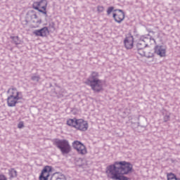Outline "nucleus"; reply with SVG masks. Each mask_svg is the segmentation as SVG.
<instances>
[{
	"mask_svg": "<svg viewBox=\"0 0 180 180\" xmlns=\"http://www.w3.org/2000/svg\"><path fill=\"white\" fill-rule=\"evenodd\" d=\"M145 57H147V58H151L152 57H154V53L153 52H146Z\"/></svg>",
	"mask_w": 180,
	"mask_h": 180,
	"instance_id": "aec40b11",
	"label": "nucleus"
},
{
	"mask_svg": "<svg viewBox=\"0 0 180 180\" xmlns=\"http://www.w3.org/2000/svg\"><path fill=\"white\" fill-rule=\"evenodd\" d=\"M53 171V168L51 166H46L41 171L39 176V180H47L50 176V173Z\"/></svg>",
	"mask_w": 180,
	"mask_h": 180,
	"instance_id": "9d476101",
	"label": "nucleus"
},
{
	"mask_svg": "<svg viewBox=\"0 0 180 180\" xmlns=\"http://www.w3.org/2000/svg\"><path fill=\"white\" fill-rule=\"evenodd\" d=\"M103 6H98V7H97V11H98V12H102L103 11Z\"/></svg>",
	"mask_w": 180,
	"mask_h": 180,
	"instance_id": "b1692460",
	"label": "nucleus"
},
{
	"mask_svg": "<svg viewBox=\"0 0 180 180\" xmlns=\"http://www.w3.org/2000/svg\"><path fill=\"white\" fill-rule=\"evenodd\" d=\"M67 124L68 126H70V127H74L75 129H77V130H79L80 131H86V130H88V127H89L88 122L82 119H69L67 121Z\"/></svg>",
	"mask_w": 180,
	"mask_h": 180,
	"instance_id": "7ed1b4c3",
	"label": "nucleus"
},
{
	"mask_svg": "<svg viewBox=\"0 0 180 180\" xmlns=\"http://www.w3.org/2000/svg\"><path fill=\"white\" fill-rule=\"evenodd\" d=\"M72 146L74 150H76L77 154L79 155H85L86 153H88L85 145H84V143H81L79 141H74Z\"/></svg>",
	"mask_w": 180,
	"mask_h": 180,
	"instance_id": "0eeeda50",
	"label": "nucleus"
},
{
	"mask_svg": "<svg viewBox=\"0 0 180 180\" xmlns=\"http://www.w3.org/2000/svg\"><path fill=\"white\" fill-rule=\"evenodd\" d=\"M32 18L33 19H37V14L32 15Z\"/></svg>",
	"mask_w": 180,
	"mask_h": 180,
	"instance_id": "cd10ccee",
	"label": "nucleus"
},
{
	"mask_svg": "<svg viewBox=\"0 0 180 180\" xmlns=\"http://www.w3.org/2000/svg\"><path fill=\"white\" fill-rule=\"evenodd\" d=\"M112 18L117 23H122L124 20V13L122 10H115Z\"/></svg>",
	"mask_w": 180,
	"mask_h": 180,
	"instance_id": "1a4fd4ad",
	"label": "nucleus"
},
{
	"mask_svg": "<svg viewBox=\"0 0 180 180\" xmlns=\"http://www.w3.org/2000/svg\"><path fill=\"white\" fill-rule=\"evenodd\" d=\"M7 94H8V96L23 98V96H22V92L18 91V89L16 88L8 89V90L7 91Z\"/></svg>",
	"mask_w": 180,
	"mask_h": 180,
	"instance_id": "f8f14e48",
	"label": "nucleus"
},
{
	"mask_svg": "<svg viewBox=\"0 0 180 180\" xmlns=\"http://www.w3.org/2000/svg\"><path fill=\"white\" fill-rule=\"evenodd\" d=\"M167 176V180H180V178H177L174 173H168Z\"/></svg>",
	"mask_w": 180,
	"mask_h": 180,
	"instance_id": "dca6fc26",
	"label": "nucleus"
},
{
	"mask_svg": "<svg viewBox=\"0 0 180 180\" xmlns=\"http://www.w3.org/2000/svg\"><path fill=\"white\" fill-rule=\"evenodd\" d=\"M31 79L32 81H34V82H39V81H40V76L32 75L31 76Z\"/></svg>",
	"mask_w": 180,
	"mask_h": 180,
	"instance_id": "6ab92c4d",
	"label": "nucleus"
},
{
	"mask_svg": "<svg viewBox=\"0 0 180 180\" xmlns=\"http://www.w3.org/2000/svg\"><path fill=\"white\" fill-rule=\"evenodd\" d=\"M47 0H41L39 1H35L32 4L33 9L38 11L45 16H47Z\"/></svg>",
	"mask_w": 180,
	"mask_h": 180,
	"instance_id": "423d86ee",
	"label": "nucleus"
},
{
	"mask_svg": "<svg viewBox=\"0 0 180 180\" xmlns=\"http://www.w3.org/2000/svg\"><path fill=\"white\" fill-rule=\"evenodd\" d=\"M154 53L159 57H165L167 56V47L162 45H157L154 48Z\"/></svg>",
	"mask_w": 180,
	"mask_h": 180,
	"instance_id": "6e6552de",
	"label": "nucleus"
},
{
	"mask_svg": "<svg viewBox=\"0 0 180 180\" xmlns=\"http://www.w3.org/2000/svg\"><path fill=\"white\" fill-rule=\"evenodd\" d=\"M138 49V54H139L140 56H141V57H146V54L147 53V51H146V50H144V49Z\"/></svg>",
	"mask_w": 180,
	"mask_h": 180,
	"instance_id": "a211bd4d",
	"label": "nucleus"
},
{
	"mask_svg": "<svg viewBox=\"0 0 180 180\" xmlns=\"http://www.w3.org/2000/svg\"><path fill=\"white\" fill-rule=\"evenodd\" d=\"M98 77L99 73L92 72L86 82V84L89 85L94 92H101L103 88V83L102 80L98 79Z\"/></svg>",
	"mask_w": 180,
	"mask_h": 180,
	"instance_id": "f03ea898",
	"label": "nucleus"
},
{
	"mask_svg": "<svg viewBox=\"0 0 180 180\" xmlns=\"http://www.w3.org/2000/svg\"><path fill=\"white\" fill-rule=\"evenodd\" d=\"M134 40L133 36H129L124 39V43L126 49H133Z\"/></svg>",
	"mask_w": 180,
	"mask_h": 180,
	"instance_id": "4468645a",
	"label": "nucleus"
},
{
	"mask_svg": "<svg viewBox=\"0 0 180 180\" xmlns=\"http://www.w3.org/2000/svg\"><path fill=\"white\" fill-rule=\"evenodd\" d=\"M169 119H171V116L169 115H165L164 116L163 120L164 122H167L169 120Z\"/></svg>",
	"mask_w": 180,
	"mask_h": 180,
	"instance_id": "4be33fe9",
	"label": "nucleus"
},
{
	"mask_svg": "<svg viewBox=\"0 0 180 180\" xmlns=\"http://www.w3.org/2000/svg\"><path fill=\"white\" fill-rule=\"evenodd\" d=\"M34 34L35 36H40L41 37H46L47 36V33H49V28L47 27H44L41 30H36L34 31Z\"/></svg>",
	"mask_w": 180,
	"mask_h": 180,
	"instance_id": "ddd939ff",
	"label": "nucleus"
},
{
	"mask_svg": "<svg viewBox=\"0 0 180 180\" xmlns=\"http://www.w3.org/2000/svg\"><path fill=\"white\" fill-rule=\"evenodd\" d=\"M8 175L10 178H16L18 176V172L15 169L11 168L8 170Z\"/></svg>",
	"mask_w": 180,
	"mask_h": 180,
	"instance_id": "2eb2a0df",
	"label": "nucleus"
},
{
	"mask_svg": "<svg viewBox=\"0 0 180 180\" xmlns=\"http://www.w3.org/2000/svg\"><path fill=\"white\" fill-rule=\"evenodd\" d=\"M0 180H8L6 176L4 174H0Z\"/></svg>",
	"mask_w": 180,
	"mask_h": 180,
	"instance_id": "393cba45",
	"label": "nucleus"
},
{
	"mask_svg": "<svg viewBox=\"0 0 180 180\" xmlns=\"http://www.w3.org/2000/svg\"><path fill=\"white\" fill-rule=\"evenodd\" d=\"M115 8L113 7H109L107 10V15H110V13H112V12H115Z\"/></svg>",
	"mask_w": 180,
	"mask_h": 180,
	"instance_id": "412c9836",
	"label": "nucleus"
},
{
	"mask_svg": "<svg viewBox=\"0 0 180 180\" xmlns=\"http://www.w3.org/2000/svg\"><path fill=\"white\" fill-rule=\"evenodd\" d=\"M61 92H62V96H65V94L67 93V91H65V90L64 89H62Z\"/></svg>",
	"mask_w": 180,
	"mask_h": 180,
	"instance_id": "bb28decb",
	"label": "nucleus"
},
{
	"mask_svg": "<svg viewBox=\"0 0 180 180\" xmlns=\"http://www.w3.org/2000/svg\"><path fill=\"white\" fill-rule=\"evenodd\" d=\"M34 22L35 23H37V25H40V23H41V20H34Z\"/></svg>",
	"mask_w": 180,
	"mask_h": 180,
	"instance_id": "a878e982",
	"label": "nucleus"
},
{
	"mask_svg": "<svg viewBox=\"0 0 180 180\" xmlns=\"http://www.w3.org/2000/svg\"><path fill=\"white\" fill-rule=\"evenodd\" d=\"M133 169V165L126 161L115 162L106 167L105 172L110 179L112 180H129L124 175L130 174Z\"/></svg>",
	"mask_w": 180,
	"mask_h": 180,
	"instance_id": "f257e3e1",
	"label": "nucleus"
},
{
	"mask_svg": "<svg viewBox=\"0 0 180 180\" xmlns=\"http://www.w3.org/2000/svg\"><path fill=\"white\" fill-rule=\"evenodd\" d=\"M55 146L58 148L63 155L71 153V145L67 139H56L54 141Z\"/></svg>",
	"mask_w": 180,
	"mask_h": 180,
	"instance_id": "20e7f679",
	"label": "nucleus"
},
{
	"mask_svg": "<svg viewBox=\"0 0 180 180\" xmlns=\"http://www.w3.org/2000/svg\"><path fill=\"white\" fill-rule=\"evenodd\" d=\"M11 39H12L14 44H16V46H18V44H20V39H19V37L16 36V37H11Z\"/></svg>",
	"mask_w": 180,
	"mask_h": 180,
	"instance_id": "f3484780",
	"label": "nucleus"
},
{
	"mask_svg": "<svg viewBox=\"0 0 180 180\" xmlns=\"http://www.w3.org/2000/svg\"><path fill=\"white\" fill-rule=\"evenodd\" d=\"M24 126L23 122H20L18 124V129H22Z\"/></svg>",
	"mask_w": 180,
	"mask_h": 180,
	"instance_id": "5701e85b",
	"label": "nucleus"
},
{
	"mask_svg": "<svg viewBox=\"0 0 180 180\" xmlns=\"http://www.w3.org/2000/svg\"><path fill=\"white\" fill-rule=\"evenodd\" d=\"M23 97H13V96H8L7 98V105L9 108H14L16 106V104L18 103V101L22 99Z\"/></svg>",
	"mask_w": 180,
	"mask_h": 180,
	"instance_id": "9b49d317",
	"label": "nucleus"
},
{
	"mask_svg": "<svg viewBox=\"0 0 180 180\" xmlns=\"http://www.w3.org/2000/svg\"><path fill=\"white\" fill-rule=\"evenodd\" d=\"M148 44H155V39L150 35L141 36L136 44V47L139 49H146Z\"/></svg>",
	"mask_w": 180,
	"mask_h": 180,
	"instance_id": "39448f33",
	"label": "nucleus"
}]
</instances>
